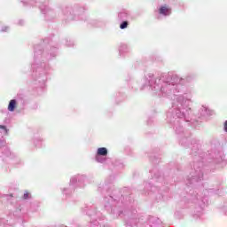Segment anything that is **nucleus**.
<instances>
[{"label":"nucleus","instance_id":"obj_1","mask_svg":"<svg viewBox=\"0 0 227 227\" xmlns=\"http://www.w3.org/2000/svg\"><path fill=\"white\" fill-rule=\"evenodd\" d=\"M160 15H169V7L168 5L161 6L159 10Z\"/></svg>","mask_w":227,"mask_h":227},{"label":"nucleus","instance_id":"obj_2","mask_svg":"<svg viewBox=\"0 0 227 227\" xmlns=\"http://www.w3.org/2000/svg\"><path fill=\"white\" fill-rule=\"evenodd\" d=\"M15 107H17V100L12 99L9 103L8 111L13 112L15 111Z\"/></svg>","mask_w":227,"mask_h":227},{"label":"nucleus","instance_id":"obj_3","mask_svg":"<svg viewBox=\"0 0 227 227\" xmlns=\"http://www.w3.org/2000/svg\"><path fill=\"white\" fill-rule=\"evenodd\" d=\"M98 155H102L103 157H106V155H107V148H106V147L98 148Z\"/></svg>","mask_w":227,"mask_h":227},{"label":"nucleus","instance_id":"obj_4","mask_svg":"<svg viewBox=\"0 0 227 227\" xmlns=\"http://www.w3.org/2000/svg\"><path fill=\"white\" fill-rule=\"evenodd\" d=\"M129 26V22L128 21H123L121 25H120V28L121 29H127Z\"/></svg>","mask_w":227,"mask_h":227},{"label":"nucleus","instance_id":"obj_5","mask_svg":"<svg viewBox=\"0 0 227 227\" xmlns=\"http://www.w3.org/2000/svg\"><path fill=\"white\" fill-rule=\"evenodd\" d=\"M24 200H27L29 198V192H26L23 195Z\"/></svg>","mask_w":227,"mask_h":227},{"label":"nucleus","instance_id":"obj_6","mask_svg":"<svg viewBox=\"0 0 227 227\" xmlns=\"http://www.w3.org/2000/svg\"><path fill=\"white\" fill-rule=\"evenodd\" d=\"M0 129H3L4 130H6V132H8V129H6V126L0 125Z\"/></svg>","mask_w":227,"mask_h":227},{"label":"nucleus","instance_id":"obj_7","mask_svg":"<svg viewBox=\"0 0 227 227\" xmlns=\"http://www.w3.org/2000/svg\"><path fill=\"white\" fill-rule=\"evenodd\" d=\"M224 130L227 132V121L224 122Z\"/></svg>","mask_w":227,"mask_h":227}]
</instances>
